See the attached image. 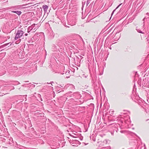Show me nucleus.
Listing matches in <instances>:
<instances>
[{
    "label": "nucleus",
    "instance_id": "1",
    "mask_svg": "<svg viewBox=\"0 0 149 149\" xmlns=\"http://www.w3.org/2000/svg\"><path fill=\"white\" fill-rule=\"evenodd\" d=\"M120 126L119 123H116L111 124L108 125L109 127L110 128V132L112 135H114V133L116 132L117 133L118 131V127Z\"/></svg>",
    "mask_w": 149,
    "mask_h": 149
},
{
    "label": "nucleus",
    "instance_id": "2",
    "mask_svg": "<svg viewBox=\"0 0 149 149\" xmlns=\"http://www.w3.org/2000/svg\"><path fill=\"white\" fill-rule=\"evenodd\" d=\"M24 33L23 31L21 30H17L15 37V39L16 40L21 38L23 35Z\"/></svg>",
    "mask_w": 149,
    "mask_h": 149
},
{
    "label": "nucleus",
    "instance_id": "3",
    "mask_svg": "<svg viewBox=\"0 0 149 149\" xmlns=\"http://www.w3.org/2000/svg\"><path fill=\"white\" fill-rule=\"evenodd\" d=\"M77 40H75V39H73V40H70L69 42H68V43H67L69 45H71L70 47L72 48H74L75 47L74 46L72 45L71 44H73L75 45H77Z\"/></svg>",
    "mask_w": 149,
    "mask_h": 149
},
{
    "label": "nucleus",
    "instance_id": "4",
    "mask_svg": "<svg viewBox=\"0 0 149 149\" xmlns=\"http://www.w3.org/2000/svg\"><path fill=\"white\" fill-rule=\"evenodd\" d=\"M64 88L66 89L68 88L69 90L71 91H73L75 89L74 86L71 84H67L64 86Z\"/></svg>",
    "mask_w": 149,
    "mask_h": 149
},
{
    "label": "nucleus",
    "instance_id": "5",
    "mask_svg": "<svg viewBox=\"0 0 149 149\" xmlns=\"http://www.w3.org/2000/svg\"><path fill=\"white\" fill-rule=\"evenodd\" d=\"M24 5H18L14 6H13L9 8V9H14L15 10H21V9L24 8L23 7Z\"/></svg>",
    "mask_w": 149,
    "mask_h": 149
},
{
    "label": "nucleus",
    "instance_id": "6",
    "mask_svg": "<svg viewBox=\"0 0 149 149\" xmlns=\"http://www.w3.org/2000/svg\"><path fill=\"white\" fill-rule=\"evenodd\" d=\"M148 79H143V81L142 82V87H148L149 86V84L148 82Z\"/></svg>",
    "mask_w": 149,
    "mask_h": 149
},
{
    "label": "nucleus",
    "instance_id": "7",
    "mask_svg": "<svg viewBox=\"0 0 149 149\" xmlns=\"http://www.w3.org/2000/svg\"><path fill=\"white\" fill-rule=\"evenodd\" d=\"M73 97H74L76 99H78L80 98L81 96L79 92H76L73 93Z\"/></svg>",
    "mask_w": 149,
    "mask_h": 149
},
{
    "label": "nucleus",
    "instance_id": "8",
    "mask_svg": "<svg viewBox=\"0 0 149 149\" xmlns=\"http://www.w3.org/2000/svg\"><path fill=\"white\" fill-rule=\"evenodd\" d=\"M73 93L72 92L70 91L69 92H68L66 93L65 95H64V98H65V99L66 100H67L68 98L67 97H70L72 96H73Z\"/></svg>",
    "mask_w": 149,
    "mask_h": 149
},
{
    "label": "nucleus",
    "instance_id": "9",
    "mask_svg": "<svg viewBox=\"0 0 149 149\" xmlns=\"http://www.w3.org/2000/svg\"><path fill=\"white\" fill-rule=\"evenodd\" d=\"M73 140V143L75 144V145H74V146H78V145L80 144V142L79 141L77 140L72 139Z\"/></svg>",
    "mask_w": 149,
    "mask_h": 149
},
{
    "label": "nucleus",
    "instance_id": "10",
    "mask_svg": "<svg viewBox=\"0 0 149 149\" xmlns=\"http://www.w3.org/2000/svg\"><path fill=\"white\" fill-rule=\"evenodd\" d=\"M116 119H116V120H118V123H119L120 124V123H123V122H125V123H126V121L125 120V119H120L119 118H118L117 119V118H116Z\"/></svg>",
    "mask_w": 149,
    "mask_h": 149
},
{
    "label": "nucleus",
    "instance_id": "11",
    "mask_svg": "<svg viewBox=\"0 0 149 149\" xmlns=\"http://www.w3.org/2000/svg\"><path fill=\"white\" fill-rule=\"evenodd\" d=\"M98 143H101L100 144L101 145V146H104L105 144H106L107 143V140H104L103 142L101 141L100 142H98Z\"/></svg>",
    "mask_w": 149,
    "mask_h": 149
},
{
    "label": "nucleus",
    "instance_id": "12",
    "mask_svg": "<svg viewBox=\"0 0 149 149\" xmlns=\"http://www.w3.org/2000/svg\"><path fill=\"white\" fill-rule=\"evenodd\" d=\"M42 8L45 12L47 11L48 8V7L47 5H43Z\"/></svg>",
    "mask_w": 149,
    "mask_h": 149
},
{
    "label": "nucleus",
    "instance_id": "13",
    "mask_svg": "<svg viewBox=\"0 0 149 149\" xmlns=\"http://www.w3.org/2000/svg\"><path fill=\"white\" fill-rule=\"evenodd\" d=\"M11 12L15 13L19 15H20L22 13V12L21 11H11Z\"/></svg>",
    "mask_w": 149,
    "mask_h": 149
},
{
    "label": "nucleus",
    "instance_id": "14",
    "mask_svg": "<svg viewBox=\"0 0 149 149\" xmlns=\"http://www.w3.org/2000/svg\"><path fill=\"white\" fill-rule=\"evenodd\" d=\"M36 25H37V24H33L31 26L29 27H28V29H29V31H31L32 30H33V25L35 26Z\"/></svg>",
    "mask_w": 149,
    "mask_h": 149
},
{
    "label": "nucleus",
    "instance_id": "15",
    "mask_svg": "<svg viewBox=\"0 0 149 149\" xmlns=\"http://www.w3.org/2000/svg\"><path fill=\"white\" fill-rule=\"evenodd\" d=\"M7 140L8 141V142L10 144H11L12 143H13V139L12 138H10V139L7 138Z\"/></svg>",
    "mask_w": 149,
    "mask_h": 149
},
{
    "label": "nucleus",
    "instance_id": "16",
    "mask_svg": "<svg viewBox=\"0 0 149 149\" xmlns=\"http://www.w3.org/2000/svg\"><path fill=\"white\" fill-rule=\"evenodd\" d=\"M75 139H74V140H78L79 141V140H82L83 139V137L81 136L80 137H77L76 138H75Z\"/></svg>",
    "mask_w": 149,
    "mask_h": 149
},
{
    "label": "nucleus",
    "instance_id": "17",
    "mask_svg": "<svg viewBox=\"0 0 149 149\" xmlns=\"http://www.w3.org/2000/svg\"><path fill=\"white\" fill-rule=\"evenodd\" d=\"M136 30H137V31L138 32V33H143L144 34V33L142 31H141V30H140V29H136Z\"/></svg>",
    "mask_w": 149,
    "mask_h": 149
},
{
    "label": "nucleus",
    "instance_id": "18",
    "mask_svg": "<svg viewBox=\"0 0 149 149\" xmlns=\"http://www.w3.org/2000/svg\"><path fill=\"white\" fill-rule=\"evenodd\" d=\"M120 4L119 5H118V6L115 9H114V10L113 11V12H112V13H111V16L113 14V13H114V11H115V10H116V9L118 8L119 7V6H120Z\"/></svg>",
    "mask_w": 149,
    "mask_h": 149
},
{
    "label": "nucleus",
    "instance_id": "19",
    "mask_svg": "<svg viewBox=\"0 0 149 149\" xmlns=\"http://www.w3.org/2000/svg\"><path fill=\"white\" fill-rule=\"evenodd\" d=\"M3 73L2 74L1 73H0V76H2L4 74H5L6 73V71L3 70Z\"/></svg>",
    "mask_w": 149,
    "mask_h": 149
},
{
    "label": "nucleus",
    "instance_id": "20",
    "mask_svg": "<svg viewBox=\"0 0 149 149\" xmlns=\"http://www.w3.org/2000/svg\"><path fill=\"white\" fill-rule=\"evenodd\" d=\"M23 147L24 146H20V145L17 146V148H18L21 149H22Z\"/></svg>",
    "mask_w": 149,
    "mask_h": 149
},
{
    "label": "nucleus",
    "instance_id": "21",
    "mask_svg": "<svg viewBox=\"0 0 149 149\" xmlns=\"http://www.w3.org/2000/svg\"><path fill=\"white\" fill-rule=\"evenodd\" d=\"M74 135H70L75 138H76L77 137L78 135H77L75 134H74Z\"/></svg>",
    "mask_w": 149,
    "mask_h": 149
},
{
    "label": "nucleus",
    "instance_id": "22",
    "mask_svg": "<svg viewBox=\"0 0 149 149\" xmlns=\"http://www.w3.org/2000/svg\"><path fill=\"white\" fill-rule=\"evenodd\" d=\"M75 24V22L74 21H73L72 22L71 24V26L74 25Z\"/></svg>",
    "mask_w": 149,
    "mask_h": 149
},
{
    "label": "nucleus",
    "instance_id": "23",
    "mask_svg": "<svg viewBox=\"0 0 149 149\" xmlns=\"http://www.w3.org/2000/svg\"><path fill=\"white\" fill-rule=\"evenodd\" d=\"M90 3V1L88 0H87V1H86L87 6L88 5V4L89 3Z\"/></svg>",
    "mask_w": 149,
    "mask_h": 149
},
{
    "label": "nucleus",
    "instance_id": "24",
    "mask_svg": "<svg viewBox=\"0 0 149 149\" xmlns=\"http://www.w3.org/2000/svg\"><path fill=\"white\" fill-rule=\"evenodd\" d=\"M138 83L139 84H140L141 85V79H139L138 80Z\"/></svg>",
    "mask_w": 149,
    "mask_h": 149
},
{
    "label": "nucleus",
    "instance_id": "25",
    "mask_svg": "<svg viewBox=\"0 0 149 149\" xmlns=\"http://www.w3.org/2000/svg\"><path fill=\"white\" fill-rule=\"evenodd\" d=\"M33 31H34L35 30V29L36 28V25L35 26L33 25Z\"/></svg>",
    "mask_w": 149,
    "mask_h": 149
},
{
    "label": "nucleus",
    "instance_id": "26",
    "mask_svg": "<svg viewBox=\"0 0 149 149\" xmlns=\"http://www.w3.org/2000/svg\"><path fill=\"white\" fill-rule=\"evenodd\" d=\"M22 149H32V148H26V147H23Z\"/></svg>",
    "mask_w": 149,
    "mask_h": 149
},
{
    "label": "nucleus",
    "instance_id": "27",
    "mask_svg": "<svg viewBox=\"0 0 149 149\" xmlns=\"http://www.w3.org/2000/svg\"><path fill=\"white\" fill-rule=\"evenodd\" d=\"M9 44H10V43H6V44H4V45H3V46H6L8 45Z\"/></svg>",
    "mask_w": 149,
    "mask_h": 149
},
{
    "label": "nucleus",
    "instance_id": "28",
    "mask_svg": "<svg viewBox=\"0 0 149 149\" xmlns=\"http://www.w3.org/2000/svg\"><path fill=\"white\" fill-rule=\"evenodd\" d=\"M113 29V27H112L109 30V32H110L111 30H112Z\"/></svg>",
    "mask_w": 149,
    "mask_h": 149
},
{
    "label": "nucleus",
    "instance_id": "29",
    "mask_svg": "<svg viewBox=\"0 0 149 149\" xmlns=\"http://www.w3.org/2000/svg\"><path fill=\"white\" fill-rule=\"evenodd\" d=\"M115 120H116V119H113V118L111 120V121H114Z\"/></svg>",
    "mask_w": 149,
    "mask_h": 149
},
{
    "label": "nucleus",
    "instance_id": "30",
    "mask_svg": "<svg viewBox=\"0 0 149 149\" xmlns=\"http://www.w3.org/2000/svg\"><path fill=\"white\" fill-rule=\"evenodd\" d=\"M145 19V18H144L143 19V21H144V22H143V23H144V21ZM144 26V24H143V26Z\"/></svg>",
    "mask_w": 149,
    "mask_h": 149
},
{
    "label": "nucleus",
    "instance_id": "31",
    "mask_svg": "<svg viewBox=\"0 0 149 149\" xmlns=\"http://www.w3.org/2000/svg\"><path fill=\"white\" fill-rule=\"evenodd\" d=\"M31 31H29V29H27V32L28 33H29Z\"/></svg>",
    "mask_w": 149,
    "mask_h": 149
},
{
    "label": "nucleus",
    "instance_id": "32",
    "mask_svg": "<svg viewBox=\"0 0 149 149\" xmlns=\"http://www.w3.org/2000/svg\"><path fill=\"white\" fill-rule=\"evenodd\" d=\"M16 84H19V82H18V81H17L16 82Z\"/></svg>",
    "mask_w": 149,
    "mask_h": 149
},
{
    "label": "nucleus",
    "instance_id": "33",
    "mask_svg": "<svg viewBox=\"0 0 149 149\" xmlns=\"http://www.w3.org/2000/svg\"><path fill=\"white\" fill-rule=\"evenodd\" d=\"M63 86H64V85H63V86H61V85H59V86H58V87H60V86H61V87H63Z\"/></svg>",
    "mask_w": 149,
    "mask_h": 149
},
{
    "label": "nucleus",
    "instance_id": "34",
    "mask_svg": "<svg viewBox=\"0 0 149 149\" xmlns=\"http://www.w3.org/2000/svg\"><path fill=\"white\" fill-rule=\"evenodd\" d=\"M92 140H93V141H95V138H93V139H92Z\"/></svg>",
    "mask_w": 149,
    "mask_h": 149
},
{
    "label": "nucleus",
    "instance_id": "35",
    "mask_svg": "<svg viewBox=\"0 0 149 149\" xmlns=\"http://www.w3.org/2000/svg\"><path fill=\"white\" fill-rule=\"evenodd\" d=\"M124 131H120V132L121 133H123L124 132Z\"/></svg>",
    "mask_w": 149,
    "mask_h": 149
},
{
    "label": "nucleus",
    "instance_id": "36",
    "mask_svg": "<svg viewBox=\"0 0 149 149\" xmlns=\"http://www.w3.org/2000/svg\"><path fill=\"white\" fill-rule=\"evenodd\" d=\"M28 35V34L27 33H25L24 34V36H26Z\"/></svg>",
    "mask_w": 149,
    "mask_h": 149
},
{
    "label": "nucleus",
    "instance_id": "37",
    "mask_svg": "<svg viewBox=\"0 0 149 149\" xmlns=\"http://www.w3.org/2000/svg\"><path fill=\"white\" fill-rule=\"evenodd\" d=\"M146 15L149 16V13H146Z\"/></svg>",
    "mask_w": 149,
    "mask_h": 149
},
{
    "label": "nucleus",
    "instance_id": "38",
    "mask_svg": "<svg viewBox=\"0 0 149 149\" xmlns=\"http://www.w3.org/2000/svg\"><path fill=\"white\" fill-rule=\"evenodd\" d=\"M35 85H33V87H35Z\"/></svg>",
    "mask_w": 149,
    "mask_h": 149
},
{
    "label": "nucleus",
    "instance_id": "39",
    "mask_svg": "<svg viewBox=\"0 0 149 149\" xmlns=\"http://www.w3.org/2000/svg\"><path fill=\"white\" fill-rule=\"evenodd\" d=\"M117 33H118L117 32V33H116V35H115V36L114 37V38H115V36H116V34H117Z\"/></svg>",
    "mask_w": 149,
    "mask_h": 149
},
{
    "label": "nucleus",
    "instance_id": "40",
    "mask_svg": "<svg viewBox=\"0 0 149 149\" xmlns=\"http://www.w3.org/2000/svg\"><path fill=\"white\" fill-rule=\"evenodd\" d=\"M54 82L53 81H52V82H51V84H52V83H53Z\"/></svg>",
    "mask_w": 149,
    "mask_h": 149
},
{
    "label": "nucleus",
    "instance_id": "41",
    "mask_svg": "<svg viewBox=\"0 0 149 149\" xmlns=\"http://www.w3.org/2000/svg\"><path fill=\"white\" fill-rule=\"evenodd\" d=\"M109 48L110 49H111V47H109Z\"/></svg>",
    "mask_w": 149,
    "mask_h": 149
},
{
    "label": "nucleus",
    "instance_id": "42",
    "mask_svg": "<svg viewBox=\"0 0 149 149\" xmlns=\"http://www.w3.org/2000/svg\"><path fill=\"white\" fill-rule=\"evenodd\" d=\"M40 100H41V101H42V98H40Z\"/></svg>",
    "mask_w": 149,
    "mask_h": 149
},
{
    "label": "nucleus",
    "instance_id": "43",
    "mask_svg": "<svg viewBox=\"0 0 149 149\" xmlns=\"http://www.w3.org/2000/svg\"><path fill=\"white\" fill-rule=\"evenodd\" d=\"M84 143L85 145H86L87 144H88V143H87V144H85V143Z\"/></svg>",
    "mask_w": 149,
    "mask_h": 149
},
{
    "label": "nucleus",
    "instance_id": "44",
    "mask_svg": "<svg viewBox=\"0 0 149 149\" xmlns=\"http://www.w3.org/2000/svg\"><path fill=\"white\" fill-rule=\"evenodd\" d=\"M71 100H73V98H71Z\"/></svg>",
    "mask_w": 149,
    "mask_h": 149
},
{
    "label": "nucleus",
    "instance_id": "45",
    "mask_svg": "<svg viewBox=\"0 0 149 149\" xmlns=\"http://www.w3.org/2000/svg\"><path fill=\"white\" fill-rule=\"evenodd\" d=\"M110 117H109V120H110Z\"/></svg>",
    "mask_w": 149,
    "mask_h": 149
},
{
    "label": "nucleus",
    "instance_id": "46",
    "mask_svg": "<svg viewBox=\"0 0 149 149\" xmlns=\"http://www.w3.org/2000/svg\"><path fill=\"white\" fill-rule=\"evenodd\" d=\"M39 97H41V95H39Z\"/></svg>",
    "mask_w": 149,
    "mask_h": 149
},
{
    "label": "nucleus",
    "instance_id": "47",
    "mask_svg": "<svg viewBox=\"0 0 149 149\" xmlns=\"http://www.w3.org/2000/svg\"><path fill=\"white\" fill-rule=\"evenodd\" d=\"M144 146L145 147V144H144Z\"/></svg>",
    "mask_w": 149,
    "mask_h": 149
},
{
    "label": "nucleus",
    "instance_id": "48",
    "mask_svg": "<svg viewBox=\"0 0 149 149\" xmlns=\"http://www.w3.org/2000/svg\"><path fill=\"white\" fill-rule=\"evenodd\" d=\"M71 21H70V22H69V23H70V22H71Z\"/></svg>",
    "mask_w": 149,
    "mask_h": 149
},
{
    "label": "nucleus",
    "instance_id": "49",
    "mask_svg": "<svg viewBox=\"0 0 149 149\" xmlns=\"http://www.w3.org/2000/svg\"><path fill=\"white\" fill-rule=\"evenodd\" d=\"M119 37L117 38V39L118 40V39H119Z\"/></svg>",
    "mask_w": 149,
    "mask_h": 149
},
{
    "label": "nucleus",
    "instance_id": "50",
    "mask_svg": "<svg viewBox=\"0 0 149 149\" xmlns=\"http://www.w3.org/2000/svg\"><path fill=\"white\" fill-rule=\"evenodd\" d=\"M135 135H136V136H138H138H137L136 134H135Z\"/></svg>",
    "mask_w": 149,
    "mask_h": 149
},
{
    "label": "nucleus",
    "instance_id": "51",
    "mask_svg": "<svg viewBox=\"0 0 149 149\" xmlns=\"http://www.w3.org/2000/svg\"><path fill=\"white\" fill-rule=\"evenodd\" d=\"M11 45V44H10L9 46H10Z\"/></svg>",
    "mask_w": 149,
    "mask_h": 149
},
{
    "label": "nucleus",
    "instance_id": "52",
    "mask_svg": "<svg viewBox=\"0 0 149 149\" xmlns=\"http://www.w3.org/2000/svg\"><path fill=\"white\" fill-rule=\"evenodd\" d=\"M2 0H0V1H1Z\"/></svg>",
    "mask_w": 149,
    "mask_h": 149
},
{
    "label": "nucleus",
    "instance_id": "53",
    "mask_svg": "<svg viewBox=\"0 0 149 149\" xmlns=\"http://www.w3.org/2000/svg\"><path fill=\"white\" fill-rule=\"evenodd\" d=\"M81 39H82V40L83 41V39L82 38H81Z\"/></svg>",
    "mask_w": 149,
    "mask_h": 149
},
{
    "label": "nucleus",
    "instance_id": "54",
    "mask_svg": "<svg viewBox=\"0 0 149 149\" xmlns=\"http://www.w3.org/2000/svg\"><path fill=\"white\" fill-rule=\"evenodd\" d=\"M101 143H100V144ZM100 145H101V144H100V145H99V146H100Z\"/></svg>",
    "mask_w": 149,
    "mask_h": 149
},
{
    "label": "nucleus",
    "instance_id": "55",
    "mask_svg": "<svg viewBox=\"0 0 149 149\" xmlns=\"http://www.w3.org/2000/svg\"><path fill=\"white\" fill-rule=\"evenodd\" d=\"M114 39L115 40H116V39L115 38H114Z\"/></svg>",
    "mask_w": 149,
    "mask_h": 149
},
{
    "label": "nucleus",
    "instance_id": "56",
    "mask_svg": "<svg viewBox=\"0 0 149 149\" xmlns=\"http://www.w3.org/2000/svg\"><path fill=\"white\" fill-rule=\"evenodd\" d=\"M113 31H114V30L113 31H112V33H113Z\"/></svg>",
    "mask_w": 149,
    "mask_h": 149
},
{
    "label": "nucleus",
    "instance_id": "57",
    "mask_svg": "<svg viewBox=\"0 0 149 149\" xmlns=\"http://www.w3.org/2000/svg\"><path fill=\"white\" fill-rule=\"evenodd\" d=\"M80 57H81V56H80Z\"/></svg>",
    "mask_w": 149,
    "mask_h": 149
},
{
    "label": "nucleus",
    "instance_id": "58",
    "mask_svg": "<svg viewBox=\"0 0 149 149\" xmlns=\"http://www.w3.org/2000/svg\"><path fill=\"white\" fill-rule=\"evenodd\" d=\"M47 84H49V83H47Z\"/></svg>",
    "mask_w": 149,
    "mask_h": 149
}]
</instances>
